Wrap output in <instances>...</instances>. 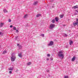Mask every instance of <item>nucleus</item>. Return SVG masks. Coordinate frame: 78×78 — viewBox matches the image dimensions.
Instances as JSON below:
<instances>
[{"mask_svg":"<svg viewBox=\"0 0 78 78\" xmlns=\"http://www.w3.org/2000/svg\"><path fill=\"white\" fill-rule=\"evenodd\" d=\"M63 52L62 51H60L58 52V56L60 57L61 59H62L63 58H64V54H63Z\"/></svg>","mask_w":78,"mask_h":78,"instance_id":"nucleus-1","label":"nucleus"},{"mask_svg":"<svg viewBox=\"0 0 78 78\" xmlns=\"http://www.w3.org/2000/svg\"><path fill=\"white\" fill-rule=\"evenodd\" d=\"M16 55H13V54L12 56L11 57V61H12V62H13L15 60H16Z\"/></svg>","mask_w":78,"mask_h":78,"instance_id":"nucleus-2","label":"nucleus"},{"mask_svg":"<svg viewBox=\"0 0 78 78\" xmlns=\"http://www.w3.org/2000/svg\"><path fill=\"white\" fill-rule=\"evenodd\" d=\"M55 25L54 24H51L50 25L49 28L51 30H52L54 28H55Z\"/></svg>","mask_w":78,"mask_h":78,"instance_id":"nucleus-3","label":"nucleus"},{"mask_svg":"<svg viewBox=\"0 0 78 78\" xmlns=\"http://www.w3.org/2000/svg\"><path fill=\"white\" fill-rule=\"evenodd\" d=\"M53 45V41H51L49 44H48V46H51Z\"/></svg>","mask_w":78,"mask_h":78,"instance_id":"nucleus-4","label":"nucleus"},{"mask_svg":"<svg viewBox=\"0 0 78 78\" xmlns=\"http://www.w3.org/2000/svg\"><path fill=\"white\" fill-rule=\"evenodd\" d=\"M76 22L75 23H73L74 26H76V25H77L78 24V19H76Z\"/></svg>","mask_w":78,"mask_h":78,"instance_id":"nucleus-5","label":"nucleus"},{"mask_svg":"<svg viewBox=\"0 0 78 78\" xmlns=\"http://www.w3.org/2000/svg\"><path fill=\"white\" fill-rule=\"evenodd\" d=\"M18 56L20 57V58H22V53H20L18 54Z\"/></svg>","mask_w":78,"mask_h":78,"instance_id":"nucleus-6","label":"nucleus"},{"mask_svg":"<svg viewBox=\"0 0 78 78\" xmlns=\"http://www.w3.org/2000/svg\"><path fill=\"white\" fill-rule=\"evenodd\" d=\"M5 24V23H1L0 24V27H2L3 26V25Z\"/></svg>","mask_w":78,"mask_h":78,"instance_id":"nucleus-7","label":"nucleus"},{"mask_svg":"<svg viewBox=\"0 0 78 78\" xmlns=\"http://www.w3.org/2000/svg\"><path fill=\"white\" fill-rule=\"evenodd\" d=\"M76 59V57L75 56H74L73 58H72V61H74Z\"/></svg>","mask_w":78,"mask_h":78,"instance_id":"nucleus-8","label":"nucleus"},{"mask_svg":"<svg viewBox=\"0 0 78 78\" xmlns=\"http://www.w3.org/2000/svg\"><path fill=\"white\" fill-rule=\"evenodd\" d=\"M73 8L74 9H76L78 8V5H76V6H74L73 7Z\"/></svg>","mask_w":78,"mask_h":78,"instance_id":"nucleus-9","label":"nucleus"},{"mask_svg":"<svg viewBox=\"0 0 78 78\" xmlns=\"http://www.w3.org/2000/svg\"><path fill=\"white\" fill-rule=\"evenodd\" d=\"M38 3V2L37 1H35L34 2V3L33 4L34 5H36L37 4V3Z\"/></svg>","mask_w":78,"mask_h":78,"instance_id":"nucleus-10","label":"nucleus"},{"mask_svg":"<svg viewBox=\"0 0 78 78\" xmlns=\"http://www.w3.org/2000/svg\"><path fill=\"white\" fill-rule=\"evenodd\" d=\"M55 20L56 21V22H58V20H59V19H58V18L57 17H56L55 18Z\"/></svg>","mask_w":78,"mask_h":78,"instance_id":"nucleus-11","label":"nucleus"},{"mask_svg":"<svg viewBox=\"0 0 78 78\" xmlns=\"http://www.w3.org/2000/svg\"><path fill=\"white\" fill-rule=\"evenodd\" d=\"M3 11L5 13H6V12H8V11L7 10H6V9H4L3 10Z\"/></svg>","mask_w":78,"mask_h":78,"instance_id":"nucleus-12","label":"nucleus"},{"mask_svg":"<svg viewBox=\"0 0 78 78\" xmlns=\"http://www.w3.org/2000/svg\"><path fill=\"white\" fill-rule=\"evenodd\" d=\"M9 70H13V68L10 67L9 68Z\"/></svg>","mask_w":78,"mask_h":78,"instance_id":"nucleus-13","label":"nucleus"},{"mask_svg":"<svg viewBox=\"0 0 78 78\" xmlns=\"http://www.w3.org/2000/svg\"><path fill=\"white\" fill-rule=\"evenodd\" d=\"M73 44V41H69V44L70 45H72V44Z\"/></svg>","mask_w":78,"mask_h":78,"instance_id":"nucleus-14","label":"nucleus"},{"mask_svg":"<svg viewBox=\"0 0 78 78\" xmlns=\"http://www.w3.org/2000/svg\"><path fill=\"white\" fill-rule=\"evenodd\" d=\"M63 35L64 36H65V37H67V34H63Z\"/></svg>","mask_w":78,"mask_h":78,"instance_id":"nucleus-15","label":"nucleus"},{"mask_svg":"<svg viewBox=\"0 0 78 78\" xmlns=\"http://www.w3.org/2000/svg\"><path fill=\"white\" fill-rule=\"evenodd\" d=\"M30 64H31V62H29L27 63V65H28V66H30Z\"/></svg>","mask_w":78,"mask_h":78,"instance_id":"nucleus-16","label":"nucleus"},{"mask_svg":"<svg viewBox=\"0 0 78 78\" xmlns=\"http://www.w3.org/2000/svg\"><path fill=\"white\" fill-rule=\"evenodd\" d=\"M41 16V14H37L36 16V17H39V16Z\"/></svg>","mask_w":78,"mask_h":78,"instance_id":"nucleus-17","label":"nucleus"},{"mask_svg":"<svg viewBox=\"0 0 78 78\" xmlns=\"http://www.w3.org/2000/svg\"><path fill=\"white\" fill-rule=\"evenodd\" d=\"M40 36H42V37H44V34H41Z\"/></svg>","mask_w":78,"mask_h":78,"instance_id":"nucleus-18","label":"nucleus"},{"mask_svg":"<svg viewBox=\"0 0 78 78\" xmlns=\"http://www.w3.org/2000/svg\"><path fill=\"white\" fill-rule=\"evenodd\" d=\"M51 22L52 23H55V20L54 19L52 20L51 21Z\"/></svg>","mask_w":78,"mask_h":78,"instance_id":"nucleus-19","label":"nucleus"},{"mask_svg":"<svg viewBox=\"0 0 78 78\" xmlns=\"http://www.w3.org/2000/svg\"><path fill=\"white\" fill-rule=\"evenodd\" d=\"M28 15H25L24 16V18H27Z\"/></svg>","mask_w":78,"mask_h":78,"instance_id":"nucleus-20","label":"nucleus"},{"mask_svg":"<svg viewBox=\"0 0 78 78\" xmlns=\"http://www.w3.org/2000/svg\"><path fill=\"white\" fill-rule=\"evenodd\" d=\"M6 53V51H3V54H5Z\"/></svg>","mask_w":78,"mask_h":78,"instance_id":"nucleus-21","label":"nucleus"},{"mask_svg":"<svg viewBox=\"0 0 78 78\" xmlns=\"http://www.w3.org/2000/svg\"><path fill=\"white\" fill-rule=\"evenodd\" d=\"M18 37V36H16L15 37V40H17V39Z\"/></svg>","mask_w":78,"mask_h":78,"instance_id":"nucleus-22","label":"nucleus"},{"mask_svg":"<svg viewBox=\"0 0 78 78\" xmlns=\"http://www.w3.org/2000/svg\"><path fill=\"white\" fill-rule=\"evenodd\" d=\"M60 18H62L63 17V15H60Z\"/></svg>","mask_w":78,"mask_h":78,"instance_id":"nucleus-23","label":"nucleus"},{"mask_svg":"<svg viewBox=\"0 0 78 78\" xmlns=\"http://www.w3.org/2000/svg\"><path fill=\"white\" fill-rule=\"evenodd\" d=\"M18 47H19V48H20V49H21V48H22V46H19Z\"/></svg>","mask_w":78,"mask_h":78,"instance_id":"nucleus-24","label":"nucleus"},{"mask_svg":"<svg viewBox=\"0 0 78 78\" xmlns=\"http://www.w3.org/2000/svg\"><path fill=\"white\" fill-rule=\"evenodd\" d=\"M9 73H10V74H11V73H12V71H10L9 72Z\"/></svg>","mask_w":78,"mask_h":78,"instance_id":"nucleus-25","label":"nucleus"},{"mask_svg":"<svg viewBox=\"0 0 78 78\" xmlns=\"http://www.w3.org/2000/svg\"><path fill=\"white\" fill-rule=\"evenodd\" d=\"M64 78H68V76H64Z\"/></svg>","mask_w":78,"mask_h":78,"instance_id":"nucleus-26","label":"nucleus"},{"mask_svg":"<svg viewBox=\"0 0 78 78\" xmlns=\"http://www.w3.org/2000/svg\"><path fill=\"white\" fill-rule=\"evenodd\" d=\"M13 29L15 30H16V27H13Z\"/></svg>","mask_w":78,"mask_h":78,"instance_id":"nucleus-27","label":"nucleus"},{"mask_svg":"<svg viewBox=\"0 0 78 78\" xmlns=\"http://www.w3.org/2000/svg\"><path fill=\"white\" fill-rule=\"evenodd\" d=\"M8 21L9 22H11V19H9Z\"/></svg>","mask_w":78,"mask_h":78,"instance_id":"nucleus-28","label":"nucleus"},{"mask_svg":"<svg viewBox=\"0 0 78 78\" xmlns=\"http://www.w3.org/2000/svg\"><path fill=\"white\" fill-rule=\"evenodd\" d=\"M46 72H50V70H49V69H48L46 70Z\"/></svg>","mask_w":78,"mask_h":78,"instance_id":"nucleus-29","label":"nucleus"},{"mask_svg":"<svg viewBox=\"0 0 78 78\" xmlns=\"http://www.w3.org/2000/svg\"><path fill=\"white\" fill-rule=\"evenodd\" d=\"M16 33H19V30H16Z\"/></svg>","mask_w":78,"mask_h":78,"instance_id":"nucleus-30","label":"nucleus"},{"mask_svg":"<svg viewBox=\"0 0 78 78\" xmlns=\"http://www.w3.org/2000/svg\"><path fill=\"white\" fill-rule=\"evenodd\" d=\"M47 56H48V57H49V56H50V55L49 54H48L47 55Z\"/></svg>","mask_w":78,"mask_h":78,"instance_id":"nucleus-31","label":"nucleus"},{"mask_svg":"<svg viewBox=\"0 0 78 78\" xmlns=\"http://www.w3.org/2000/svg\"><path fill=\"white\" fill-rule=\"evenodd\" d=\"M50 77V75H48V78H49V77Z\"/></svg>","mask_w":78,"mask_h":78,"instance_id":"nucleus-32","label":"nucleus"},{"mask_svg":"<svg viewBox=\"0 0 78 78\" xmlns=\"http://www.w3.org/2000/svg\"><path fill=\"white\" fill-rule=\"evenodd\" d=\"M53 58L51 57V61L53 60Z\"/></svg>","mask_w":78,"mask_h":78,"instance_id":"nucleus-33","label":"nucleus"},{"mask_svg":"<svg viewBox=\"0 0 78 78\" xmlns=\"http://www.w3.org/2000/svg\"><path fill=\"white\" fill-rule=\"evenodd\" d=\"M18 71H19V70L18 69H17L16 71V72H18Z\"/></svg>","mask_w":78,"mask_h":78,"instance_id":"nucleus-34","label":"nucleus"},{"mask_svg":"<svg viewBox=\"0 0 78 78\" xmlns=\"http://www.w3.org/2000/svg\"><path fill=\"white\" fill-rule=\"evenodd\" d=\"M10 28H12V25H10Z\"/></svg>","mask_w":78,"mask_h":78,"instance_id":"nucleus-35","label":"nucleus"},{"mask_svg":"<svg viewBox=\"0 0 78 78\" xmlns=\"http://www.w3.org/2000/svg\"><path fill=\"white\" fill-rule=\"evenodd\" d=\"M76 12H78V10H76Z\"/></svg>","mask_w":78,"mask_h":78,"instance_id":"nucleus-36","label":"nucleus"},{"mask_svg":"<svg viewBox=\"0 0 78 78\" xmlns=\"http://www.w3.org/2000/svg\"><path fill=\"white\" fill-rule=\"evenodd\" d=\"M46 60L47 61H48V60H49V59H48V58H47L46 59Z\"/></svg>","mask_w":78,"mask_h":78,"instance_id":"nucleus-37","label":"nucleus"},{"mask_svg":"<svg viewBox=\"0 0 78 78\" xmlns=\"http://www.w3.org/2000/svg\"><path fill=\"white\" fill-rule=\"evenodd\" d=\"M17 45L19 47V44H17Z\"/></svg>","mask_w":78,"mask_h":78,"instance_id":"nucleus-38","label":"nucleus"},{"mask_svg":"<svg viewBox=\"0 0 78 78\" xmlns=\"http://www.w3.org/2000/svg\"><path fill=\"white\" fill-rule=\"evenodd\" d=\"M74 14L75 15H77V13H76V12H75Z\"/></svg>","mask_w":78,"mask_h":78,"instance_id":"nucleus-39","label":"nucleus"},{"mask_svg":"<svg viewBox=\"0 0 78 78\" xmlns=\"http://www.w3.org/2000/svg\"><path fill=\"white\" fill-rule=\"evenodd\" d=\"M63 27H65V26H66V24L63 25Z\"/></svg>","mask_w":78,"mask_h":78,"instance_id":"nucleus-40","label":"nucleus"},{"mask_svg":"<svg viewBox=\"0 0 78 78\" xmlns=\"http://www.w3.org/2000/svg\"><path fill=\"white\" fill-rule=\"evenodd\" d=\"M2 34V33L1 32H0V34Z\"/></svg>","mask_w":78,"mask_h":78,"instance_id":"nucleus-41","label":"nucleus"},{"mask_svg":"<svg viewBox=\"0 0 78 78\" xmlns=\"http://www.w3.org/2000/svg\"><path fill=\"white\" fill-rule=\"evenodd\" d=\"M0 47H1V46H0Z\"/></svg>","mask_w":78,"mask_h":78,"instance_id":"nucleus-42","label":"nucleus"}]
</instances>
